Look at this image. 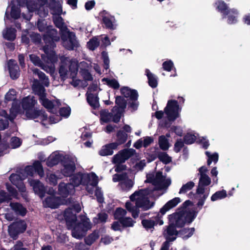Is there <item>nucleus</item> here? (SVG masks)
I'll list each match as a JSON object with an SVG mask.
<instances>
[{
  "label": "nucleus",
  "instance_id": "1",
  "mask_svg": "<svg viewBox=\"0 0 250 250\" xmlns=\"http://www.w3.org/2000/svg\"><path fill=\"white\" fill-rule=\"evenodd\" d=\"M60 38L56 29L51 26L47 27L42 37L45 44L42 47L44 54L41 56L44 62L54 64L58 61V56L54 51V48L56 46L55 42H58Z\"/></svg>",
  "mask_w": 250,
  "mask_h": 250
},
{
  "label": "nucleus",
  "instance_id": "2",
  "mask_svg": "<svg viewBox=\"0 0 250 250\" xmlns=\"http://www.w3.org/2000/svg\"><path fill=\"white\" fill-rule=\"evenodd\" d=\"M81 211L79 204L71 205L63 211V217L68 229L72 230V236L77 239H81L84 237L86 232L76 223L77 220L76 214Z\"/></svg>",
  "mask_w": 250,
  "mask_h": 250
},
{
  "label": "nucleus",
  "instance_id": "3",
  "mask_svg": "<svg viewBox=\"0 0 250 250\" xmlns=\"http://www.w3.org/2000/svg\"><path fill=\"white\" fill-rule=\"evenodd\" d=\"M216 10L222 15L223 19L227 18L229 24H235L238 21L239 12L236 8H229L223 0H218L214 3Z\"/></svg>",
  "mask_w": 250,
  "mask_h": 250
},
{
  "label": "nucleus",
  "instance_id": "4",
  "mask_svg": "<svg viewBox=\"0 0 250 250\" xmlns=\"http://www.w3.org/2000/svg\"><path fill=\"white\" fill-rule=\"evenodd\" d=\"M80 46L75 33L70 31L63 22V47L69 51H76Z\"/></svg>",
  "mask_w": 250,
  "mask_h": 250
},
{
  "label": "nucleus",
  "instance_id": "5",
  "mask_svg": "<svg viewBox=\"0 0 250 250\" xmlns=\"http://www.w3.org/2000/svg\"><path fill=\"white\" fill-rule=\"evenodd\" d=\"M181 110V108L180 107L178 102L175 100H168L167 106L164 109V111L169 122H174L178 118Z\"/></svg>",
  "mask_w": 250,
  "mask_h": 250
},
{
  "label": "nucleus",
  "instance_id": "6",
  "mask_svg": "<svg viewBox=\"0 0 250 250\" xmlns=\"http://www.w3.org/2000/svg\"><path fill=\"white\" fill-rule=\"evenodd\" d=\"M77 158L73 155H63V177L71 176L76 170Z\"/></svg>",
  "mask_w": 250,
  "mask_h": 250
},
{
  "label": "nucleus",
  "instance_id": "7",
  "mask_svg": "<svg viewBox=\"0 0 250 250\" xmlns=\"http://www.w3.org/2000/svg\"><path fill=\"white\" fill-rule=\"evenodd\" d=\"M27 228V225L24 220H20L13 222L8 227V234L11 238L16 240L19 235L23 233Z\"/></svg>",
  "mask_w": 250,
  "mask_h": 250
},
{
  "label": "nucleus",
  "instance_id": "8",
  "mask_svg": "<svg viewBox=\"0 0 250 250\" xmlns=\"http://www.w3.org/2000/svg\"><path fill=\"white\" fill-rule=\"evenodd\" d=\"M67 59L63 55V81L68 78H76L78 71L79 65L78 62L73 59L69 61V70H67L65 68V64L67 61Z\"/></svg>",
  "mask_w": 250,
  "mask_h": 250
},
{
  "label": "nucleus",
  "instance_id": "9",
  "mask_svg": "<svg viewBox=\"0 0 250 250\" xmlns=\"http://www.w3.org/2000/svg\"><path fill=\"white\" fill-rule=\"evenodd\" d=\"M69 177V181L77 187L80 185L87 186L90 181V175L88 173H83L81 172H74Z\"/></svg>",
  "mask_w": 250,
  "mask_h": 250
},
{
  "label": "nucleus",
  "instance_id": "10",
  "mask_svg": "<svg viewBox=\"0 0 250 250\" xmlns=\"http://www.w3.org/2000/svg\"><path fill=\"white\" fill-rule=\"evenodd\" d=\"M136 153V150L133 148H125L119 151L112 158L113 163H125Z\"/></svg>",
  "mask_w": 250,
  "mask_h": 250
},
{
  "label": "nucleus",
  "instance_id": "11",
  "mask_svg": "<svg viewBox=\"0 0 250 250\" xmlns=\"http://www.w3.org/2000/svg\"><path fill=\"white\" fill-rule=\"evenodd\" d=\"M184 215L185 211L183 210L175 212L168 215V221L173 223L177 228H182L186 224L185 221Z\"/></svg>",
  "mask_w": 250,
  "mask_h": 250
},
{
  "label": "nucleus",
  "instance_id": "12",
  "mask_svg": "<svg viewBox=\"0 0 250 250\" xmlns=\"http://www.w3.org/2000/svg\"><path fill=\"white\" fill-rule=\"evenodd\" d=\"M167 229L163 233V235L166 239L165 242L168 241V244L170 245V242L174 241L176 239V236H178V231L176 229V227L172 222L168 223V225L166 226Z\"/></svg>",
  "mask_w": 250,
  "mask_h": 250
},
{
  "label": "nucleus",
  "instance_id": "13",
  "mask_svg": "<svg viewBox=\"0 0 250 250\" xmlns=\"http://www.w3.org/2000/svg\"><path fill=\"white\" fill-rule=\"evenodd\" d=\"M25 172L30 176H33L35 172L42 177L44 175L43 167L41 162L38 160L35 161L32 166H27L24 168Z\"/></svg>",
  "mask_w": 250,
  "mask_h": 250
},
{
  "label": "nucleus",
  "instance_id": "14",
  "mask_svg": "<svg viewBox=\"0 0 250 250\" xmlns=\"http://www.w3.org/2000/svg\"><path fill=\"white\" fill-rule=\"evenodd\" d=\"M162 216L159 213H156V215L153 216L150 219H143L142 220V224L146 230L153 229L155 226L159 224L162 225L164 224L162 220Z\"/></svg>",
  "mask_w": 250,
  "mask_h": 250
},
{
  "label": "nucleus",
  "instance_id": "15",
  "mask_svg": "<svg viewBox=\"0 0 250 250\" xmlns=\"http://www.w3.org/2000/svg\"><path fill=\"white\" fill-rule=\"evenodd\" d=\"M30 185L32 187L35 194L41 198L44 197L46 193V188L44 185L39 180L35 179H29Z\"/></svg>",
  "mask_w": 250,
  "mask_h": 250
},
{
  "label": "nucleus",
  "instance_id": "16",
  "mask_svg": "<svg viewBox=\"0 0 250 250\" xmlns=\"http://www.w3.org/2000/svg\"><path fill=\"white\" fill-rule=\"evenodd\" d=\"M25 116L28 119H35L38 117L41 118L42 121H46L47 119V114L44 110H37L35 109H29L25 111Z\"/></svg>",
  "mask_w": 250,
  "mask_h": 250
},
{
  "label": "nucleus",
  "instance_id": "17",
  "mask_svg": "<svg viewBox=\"0 0 250 250\" xmlns=\"http://www.w3.org/2000/svg\"><path fill=\"white\" fill-rule=\"evenodd\" d=\"M43 203L46 208H57L60 205L62 204V199L61 198V197L51 196L47 197Z\"/></svg>",
  "mask_w": 250,
  "mask_h": 250
},
{
  "label": "nucleus",
  "instance_id": "18",
  "mask_svg": "<svg viewBox=\"0 0 250 250\" xmlns=\"http://www.w3.org/2000/svg\"><path fill=\"white\" fill-rule=\"evenodd\" d=\"M42 161H46V165L49 167H52L59 163L62 162V155L60 154L57 152L52 153L46 160H42L40 159Z\"/></svg>",
  "mask_w": 250,
  "mask_h": 250
},
{
  "label": "nucleus",
  "instance_id": "19",
  "mask_svg": "<svg viewBox=\"0 0 250 250\" xmlns=\"http://www.w3.org/2000/svg\"><path fill=\"white\" fill-rule=\"evenodd\" d=\"M29 59L35 65L41 67L47 72L49 71L50 73H52L54 71V67L52 66L54 64L50 63L51 64L50 66H46L37 55L33 54H30L29 55Z\"/></svg>",
  "mask_w": 250,
  "mask_h": 250
},
{
  "label": "nucleus",
  "instance_id": "20",
  "mask_svg": "<svg viewBox=\"0 0 250 250\" xmlns=\"http://www.w3.org/2000/svg\"><path fill=\"white\" fill-rule=\"evenodd\" d=\"M8 68L10 76L12 80L17 79L20 75V68L16 61L10 59L8 62Z\"/></svg>",
  "mask_w": 250,
  "mask_h": 250
},
{
  "label": "nucleus",
  "instance_id": "21",
  "mask_svg": "<svg viewBox=\"0 0 250 250\" xmlns=\"http://www.w3.org/2000/svg\"><path fill=\"white\" fill-rule=\"evenodd\" d=\"M100 14L102 17V24H104V27L109 30H114L116 28L113 24V21L115 20L114 17L111 15L109 16L103 15L107 14V12L104 10H103Z\"/></svg>",
  "mask_w": 250,
  "mask_h": 250
},
{
  "label": "nucleus",
  "instance_id": "22",
  "mask_svg": "<svg viewBox=\"0 0 250 250\" xmlns=\"http://www.w3.org/2000/svg\"><path fill=\"white\" fill-rule=\"evenodd\" d=\"M120 92L124 98H129L131 101H137L139 95L135 89H131L127 86L122 87Z\"/></svg>",
  "mask_w": 250,
  "mask_h": 250
},
{
  "label": "nucleus",
  "instance_id": "23",
  "mask_svg": "<svg viewBox=\"0 0 250 250\" xmlns=\"http://www.w3.org/2000/svg\"><path fill=\"white\" fill-rule=\"evenodd\" d=\"M180 202L181 199L179 197H175L165 204L160 209L159 213L163 216L170 209L175 207Z\"/></svg>",
  "mask_w": 250,
  "mask_h": 250
},
{
  "label": "nucleus",
  "instance_id": "24",
  "mask_svg": "<svg viewBox=\"0 0 250 250\" xmlns=\"http://www.w3.org/2000/svg\"><path fill=\"white\" fill-rule=\"evenodd\" d=\"M116 144L111 143L102 146L99 151V154L102 156L111 155L113 154V150L117 149Z\"/></svg>",
  "mask_w": 250,
  "mask_h": 250
},
{
  "label": "nucleus",
  "instance_id": "25",
  "mask_svg": "<svg viewBox=\"0 0 250 250\" xmlns=\"http://www.w3.org/2000/svg\"><path fill=\"white\" fill-rule=\"evenodd\" d=\"M205 186H202L199 184L198 187L196 189V193L198 194H203V196L201 197L199 199L198 202L197 204V207L200 210L203 206L204 205L206 199L208 196V193H205Z\"/></svg>",
  "mask_w": 250,
  "mask_h": 250
},
{
  "label": "nucleus",
  "instance_id": "26",
  "mask_svg": "<svg viewBox=\"0 0 250 250\" xmlns=\"http://www.w3.org/2000/svg\"><path fill=\"white\" fill-rule=\"evenodd\" d=\"M50 9V13L53 15L60 16L62 13L61 4L59 1H54L47 5Z\"/></svg>",
  "mask_w": 250,
  "mask_h": 250
},
{
  "label": "nucleus",
  "instance_id": "27",
  "mask_svg": "<svg viewBox=\"0 0 250 250\" xmlns=\"http://www.w3.org/2000/svg\"><path fill=\"white\" fill-rule=\"evenodd\" d=\"M115 104L113 108L114 110H120L125 111L126 107L127 101L125 98L121 96H117L115 97Z\"/></svg>",
  "mask_w": 250,
  "mask_h": 250
},
{
  "label": "nucleus",
  "instance_id": "28",
  "mask_svg": "<svg viewBox=\"0 0 250 250\" xmlns=\"http://www.w3.org/2000/svg\"><path fill=\"white\" fill-rule=\"evenodd\" d=\"M36 103L37 101L34 97H30L27 96L23 99L22 101V107L25 111H27V110L29 109L33 108Z\"/></svg>",
  "mask_w": 250,
  "mask_h": 250
},
{
  "label": "nucleus",
  "instance_id": "29",
  "mask_svg": "<svg viewBox=\"0 0 250 250\" xmlns=\"http://www.w3.org/2000/svg\"><path fill=\"white\" fill-rule=\"evenodd\" d=\"M116 137V141L115 142H113V143L116 144L117 147L118 148V146L122 145L126 142L128 138V135L124 131L120 129L117 132Z\"/></svg>",
  "mask_w": 250,
  "mask_h": 250
},
{
  "label": "nucleus",
  "instance_id": "30",
  "mask_svg": "<svg viewBox=\"0 0 250 250\" xmlns=\"http://www.w3.org/2000/svg\"><path fill=\"white\" fill-rule=\"evenodd\" d=\"M77 187L74 184L70 183L65 184L63 183V205L66 204L67 201L64 199L68 195L74 194L75 190V188Z\"/></svg>",
  "mask_w": 250,
  "mask_h": 250
},
{
  "label": "nucleus",
  "instance_id": "31",
  "mask_svg": "<svg viewBox=\"0 0 250 250\" xmlns=\"http://www.w3.org/2000/svg\"><path fill=\"white\" fill-rule=\"evenodd\" d=\"M10 206L11 209L18 215L24 216L27 213L26 208L19 203H11Z\"/></svg>",
  "mask_w": 250,
  "mask_h": 250
},
{
  "label": "nucleus",
  "instance_id": "32",
  "mask_svg": "<svg viewBox=\"0 0 250 250\" xmlns=\"http://www.w3.org/2000/svg\"><path fill=\"white\" fill-rule=\"evenodd\" d=\"M195 232L194 228H184L178 231V236L184 240H187Z\"/></svg>",
  "mask_w": 250,
  "mask_h": 250
},
{
  "label": "nucleus",
  "instance_id": "33",
  "mask_svg": "<svg viewBox=\"0 0 250 250\" xmlns=\"http://www.w3.org/2000/svg\"><path fill=\"white\" fill-rule=\"evenodd\" d=\"M145 73L148 79V85L152 88H156L158 85L157 77L152 74L148 69H146Z\"/></svg>",
  "mask_w": 250,
  "mask_h": 250
},
{
  "label": "nucleus",
  "instance_id": "34",
  "mask_svg": "<svg viewBox=\"0 0 250 250\" xmlns=\"http://www.w3.org/2000/svg\"><path fill=\"white\" fill-rule=\"evenodd\" d=\"M87 101L89 104L94 109H96L100 106L99 97L97 95H94L92 93L88 94Z\"/></svg>",
  "mask_w": 250,
  "mask_h": 250
},
{
  "label": "nucleus",
  "instance_id": "35",
  "mask_svg": "<svg viewBox=\"0 0 250 250\" xmlns=\"http://www.w3.org/2000/svg\"><path fill=\"white\" fill-rule=\"evenodd\" d=\"M80 73L84 81L83 83V87H86L88 85L87 81H92L93 80L92 75L87 69L81 68Z\"/></svg>",
  "mask_w": 250,
  "mask_h": 250
},
{
  "label": "nucleus",
  "instance_id": "36",
  "mask_svg": "<svg viewBox=\"0 0 250 250\" xmlns=\"http://www.w3.org/2000/svg\"><path fill=\"white\" fill-rule=\"evenodd\" d=\"M185 211L184 218L186 224L189 225L191 224L196 217L198 211L195 210Z\"/></svg>",
  "mask_w": 250,
  "mask_h": 250
},
{
  "label": "nucleus",
  "instance_id": "37",
  "mask_svg": "<svg viewBox=\"0 0 250 250\" xmlns=\"http://www.w3.org/2000/svg\"><path fill=\"white\" fill-rule=\"evenodd\" d=\"M99 237V231L94 230L92 233L89 234L84 239V242L87 245L91 246L93 244Z\"/></svg>",
  "mask_w": 250,
  "mask_h": 250
},
{
  "label": "nucleus",
  "instance_id": "38",
  "mask_svg": "<svg viewBox=\"0 0 250 250\" xmlns=\"http://www.w3.org/2000/svg\"><path fill=\"white\" fill-rule=\"evenodd\" d=\"M81 222L77 224L80 225V226L85 231L87 232L88 230L91 228L89 219L85 215H82L81 216Z\"/></svg>",
  "mask_w": 250,
  "mask_h": 250
},
{
  "label": "nucleus",
  "instance_id": "39",
  "mask_svg": "<svg viewBox=\"0 0 250 250\" xmlns=\"http://www.w3.org/2000/svg\"><path fill=\"white\" fill-rule=\"evenodd\" d=\"M101 120L104 123H107L111 121L113 116V113L109 112L108 109H102L100 111Z\"/></svg>",
  "mask_w": 250,
  "mask_h": 250
},
{
  "label": "nucleus",
  "instance_id": "40",
  "mask_svg": "<svg viewBox=\"0 0 250 250\" xmlns=\"http://www.w3.org/2000/svg\"><path fill=\"white\" fill-rule=\"evenodd\" d=\"M158 144L160 148L164 151L168 150L169 147L168 140L164 135L159 136L158 139Z\"/></svg>",
  "mask_w": 250,
  "mask_h": 250
},
{
  "label": "nucleus",
  "instance_id": "41",
  "mask_svg": "<svg viewBox=\"0 0 250 250\" xmlns=\"http://www.w3.org/2000/svg\"><path fill=\"white\" fill-rule=\"evenodd\" d=\"M100 45V41L98 37H92L87 42V46L91 51L95 50Z\"/></svg>",
  "mask_w": 250,
  "mask_h": 250
},
{
  "label": "nucleus",
  "instance_id": "42",
  "mask_svg": "<svg viewBox=\"0 0 250 250\" xmlns=\"http://www.w3.org/2000/svg\"><path fill=\"white\" fill-rule=\"evenodd\" d=\"M119 222L124 228L132 227L135 222L130 217H121L118 218Z\"/></svg>",
  "mask_w": 250,
  "mask_h": 250
},
{
  "label": "nucleus",
  "instance_id": "43",
  "mask_svg": "<svg viewBox=\"0 0 250 250\" xmlns=\"http://www.w3.org/2000/svg\"><path fill=\"white\" fill-rule=\"evenodd\" d=\"M34 74L37 75L39 80L45 85L48 86L49 84L48 78L45 74L38 68H36L33 71Z\"/></svg>",
  "mask_w": 250,
  "mask_h": 250
},
{
  "label": "nucleus",
  "instance_id": "44",
  "mask_svg": "<svg viewBox=\"0 0 250 250\" xmlns=\"http://www.w3.org/2000/svg\"><path fill=\"white\" fill-rule=\"evenodd\" d=\"M158 158L161 162L165 165L170 163L172 161L171 158L165 152H158Z\"/></svg>",
  "mask_w": 250,
  "mask_h": 250
},
{
  "label": "nucleus",
  "instance_id": "45",
  "mask_svg": "<svg viewBox=\"0 0 250 250\" xmlns=\"http://www.w3.org/2000/svg\"><path fill=\"white\" fill-rule=\"evenodd\" d=\"M227 194L225 190L217 191L215 192L211 197V201H215L217 200L222 199L227 197Z\"/></svg>",
  "mask_w": 250,
  "mask_h": 250
},
{
  "label": "nucleus",
  "instance_id": "46",
  "mask_svg": "<svg viewBox=\"0 0 250 250\" xmlns=\"http://www.w3.org/2000/svg\"><path fill=\"white\" fill-rule=\"evenodd\" d=\"M128 177L127 173L125 172L121 174L116 173L113 175L112 181L114 182L125 181Z\"/></svg>",
  "mask_w": 250,
  "mask_h": 250
},
{
  "label": "nucleus",
  "instance_id": "47",
  "mask_svg": "<svg viewBox=\"0 0 250 250\" xmlns=\"http://www.w3.org/2000/svg\"><path fill=\"white\" fill-rule=\"evenodd\" d=\"M196 140V136L190 133H187L183 138V141L187 145H191L193 144L195 142Z\"/></svg>",
  "mask_w": 250,
  "mask_h": 250
},
{
  "label": "nucleus",
  "instance_id": "48",
  "mask_svg": "<svg viewBox=\"0 0 250 250\" xmlns=\"http://www.w3.org/2000/svg\"><path fill=\"white\" fill-rule=\"evenodd\" d=\"M103 81L106 82L107 84L114 89H118L120 87L118 82L115 79H109L108 78H104Z\"/></svg>",
  "mask_w": 250,
  "mask_h": 250
},
{
  "label": "nucleus",
  "instance_id": "49",
  "mask_svg": "<svg viewBox=\"0 0 250 250\" xmlns=\"http://www.w3.org/2000/svg\"><path fill=\"white\" fill-rule=\"evenodd\" d=\"M54 19L53 21L55 26L59 29L61 39L62 40V18L60 16Z\"/></svg>",
  "mask_w": 250,
  "mask_h": 250
},
{
  "label": "nucleus",
  "instance_id": "50",
  "mask_svg": "<svg viewBox=\"0 0 250 250\" xmlns=\"http://www.w3.org/2000/svg\"><path fill=\"white\" fill-rule=\"evenodd\" d=\"M26 5L30 12H34L41 7L36 0L27 1Z\"/></svg>",
  "mask_w": 250,
  "mask_h": 250
},
{
  "label": "nucleus",
  "instance_id": "51",
  "mask_svg": "<svg viewBox=\"0 0 250 250\" xmlns=\"http://www.w3.org/2000/svg\"><path fill=\"white\" fill-rule=\"evenodd\" d=\"M12 200L11 195L3 190H0V204L8 203Z\"/></svg>",
  "mask_w": 250,
  "mask_h": 250
},
{
  "label": "nucleus",
  "instance_id": "52",
  "mask_svg": "<svg viewBox=\"0 0 250 250\" xmlns=\"http://www.w3.org/2000/svg\"><path fill=\"white\" fill-rule=\"evenodd\" d=\"M21 15V10L20 8L16 5L11 6L10 15L12 18L17 20L20 18Z\"/></svg>",
  "mask_w": 250,
  "mask_h": 250
},
{
  "label": "nucleus",
  "instance_id": "53",
  "mask_svg": "<svg viewBox=\"0 0 250 250\" xmlns=\"http://www.w3.org/2000/svg\"><path fill=\"white\" fill-rule=\"evenodd\" d=\"M17 92L14 89H10L5 96V100L6 102L14 101L16 99Z\"/></svg>",
  "mask_w": 250,
  "mask_h": 250
},
{
  "label": "nucleus",
  "instance_id": "54",
  "mask_svg": "<svg viewBox=\"0 0 250 250\" xmlns=\"http://www.w3.org/2000/svg\"><path fill=\"white\" fill-rule=\"evenodd\" d=\"M211 183V179L207 174H202L199 179V184L203 186H209Z\"/></svg>",
  "mask_w": 250,
  "mask_h": 250
},
{
  "label": "nucleus",
  "instance_id": "55",
  "mask_svg": "<svg viewBox=\"0 0 250 250\" xmlns=\"http://www.w3.org/2000/svg\"><path fill=\"white\" fill-rule=\"evenodd\" d=\"M194 186V183L192 181H189L183 185L180 189L179 193H184L187 191L191 189Z\"/></svg>",
  "mask_w": 250,
  "mask_h": 250
},
{
  "label": "nucleus",
  "instance_id": "56",
  "mask_svg": "<svg viewBox=\"0 0 250 250\" xmlns=\"http://www.w3.org/2000/svg\"><path fill=\"white\" fill-rule=\"evenodd\" d=\"M102 59L104 62V68L107 70L109 68V59L107 52L103 51L101 53Z\"/></svg>",
  "mask_w": 250,
  "mask_h": 250
},
{
  "label": "nucleus",
  "instance_id": "57",
  "mask_svg": "<svg viewBox=\"0 0 250 250\" xmlns=\"http://www.w3.org/2000/svg\"><path fill=\"white\" fill-rule=\"evenodd\" d=\"M42 104L48 109H52L54 108V104L49 99L43 97L40 99Z\"/></svg>",
  "mask_w": 250,
  "mask_h": 250
},
{
  "label": "nucleus",
  "instance_id": "58",
  "mask_svg": "<svg viewBox=\"0 0 250 250\" xmlns=\"http://www.w3.org/2000/svg\"><path fill=\"white\" fill-rule=\"evenodd\" d=\"M113 113L112 121L115 123H118L122 117V114L124 112L120 110H114L113 108L112 109Z\"/></svg>",
  "mask_w": 250,
  "mask_h": 250
},
{
  "label": "nucleus",
  "instance_id": "59",
  "mask_svg": "<svg viewBox=\"0 0 250 250\" xmlns=\"http://www.w3.org/2000/svg\"><path fill=\"white\" fill-rule=\"evenodd\" d=\"M184 142L181 139H177L174 145L173 150L175 152H179L181 149L184 146Z\"/></svg>",
  "mask_w": 250,
  "mask_h": 250
},
{
  "label": "nucleus",
  "instance_id": "60",
  "mask_svg": "<svg viewBox=\"0 0 250 250\" xmlns=\"http://www.w3.org/2000/svg\"><path fill=\"white\" fill-rule=\"evenodd\" d=\"M4 38L10 41H14L16 38V34L13 29H9L7 30Z\"/></svg>",
  "mask_w": 250,
  "mask_h": 250
},
{
  "label": "nucleus",
  "instance_id": "61",
  "mask_svg": "<svg viewBox=\"0 0 250 250\" xmlns=\"http://www.w3.org/2000/svg\"><path fill=\"white\" fill-rule=\"evenodd\" d=\"M163 68L164 70L169 72L174 67L173 62L169 60L165 61L162 64Z\"/></svg>",
  "mask_w": 250,
  "mask_h": 250
},
{
  "label": "nucleus",
  "instance_id": "62",
  "mask_svg": "<svg viewBox=\"0 0 250 250\" xmlns=\"http://www.w3.org/2000/svg\"><path fill=\"white\" fill-rule=\"evenodd\" d=\"M11 146L13 148H16L21 145V140L17 137H13L11 139Z\"/></svg>",
  "mask_w": 250,
  "mask_h": 250
},
{
  "label": "nucleus",
  "instance_id": "63",
  "mask_svg": "<svg viewBox=\"0 0 250 250\" xmlns=\"http://www.w3.org/2000/svg\"><path fill=\"white\" fill-rule=\"evenodd\" d=\"M95 195L96 197L97 201L98 203H103L104 202L103 192L99 187H97L96 188Z\"/></svg>",
  "mask_w": 250,
  "mask_h": 250
},
{
  "label": "nucleus",
  "instance_id": "64",
  "mask_svg": "<svg viewBox=\"0 0 250 250\" xmlns=\"http://www.w3.org/2000/svg\"><path fill=\"white\" fill-rule=\"evenodd\" d=\"M10 250H29V249L24 247V244L22 241L18 240Z\"/></svg>",
  "mask_w": 250,
  "mask_h": 250
}]
</instances>
